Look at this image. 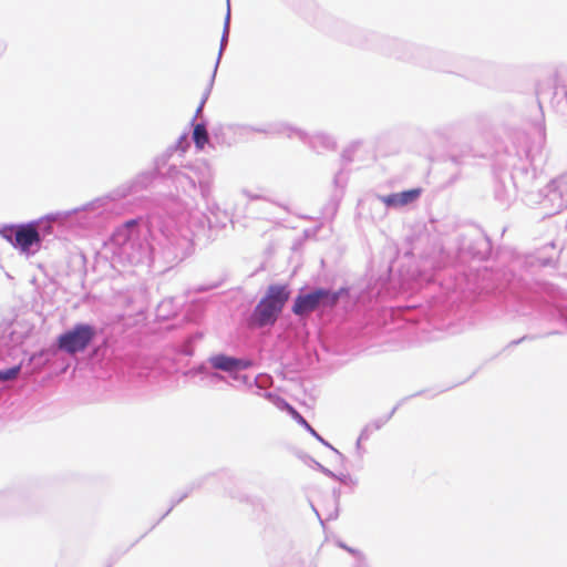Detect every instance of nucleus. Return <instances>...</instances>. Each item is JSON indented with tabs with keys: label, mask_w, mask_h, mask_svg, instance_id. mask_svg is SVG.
<instances>
[{
	"label": "nucleus",
	"mask_w": 567,
	"mask_h": 567,
	"mask_svg": "<svg viewBox=\"0 0 567 567\" xmlns=\"http://www.w3.org/2000/svg\"><path fill=\"white\" fill-rule=\"evenodd\" d=\"M399 408V404H396L391 411L390 413L384 416V417H381V419H378L375 421H373V424L375 425V429H381L392 416L393 414L395 413V411L398 410Z\"/></svg>",
	"instance_id": "27"
},
{
	"label": "nucleus",
	"mask_w": 567,
	"mask_h": 567,
	"mask_svg": "<svg viewBox=\"0 0 567 567\" xmlns=\"http://www.w3.org/2000/svg\"><path fill=\"white\" fill-rule=\"evenodd\" d=\"M355 559H357L355 567H369V565L365 560V557L362 553H361V557H355Z\"/></svg>",
	"instance_id": "38"
},
{
	"label": "nucleus",
	"mask_w": 567,
	"mask_h": 567,
	"mask_svg": "<svg viewBox=\"0 0 567 567\" xmlns=\"http://www.w3.org/2000/svg\"><path fill=\"white\" fill-rule=\"evenodd\" d=\"M192 173V177L197 185L199 195L207 199L212 193V186L214 182V172L209 164L206 162H196L187 166Z\"/></svg>",
	"instance_id": "12"
},
{
	"label": "nucleus",
	"mask_w": 567,
	"mask_h": 567,
	"mask_svg": "<svg viewBox=\"0 0 567 567\" xmlns=\"http://www.w3.org/2000/svg\"><path fill=\"white\" fill-rule=\"evenodd\" d=\"M162 174L159 171L158 162L153 171H147L138 174L133 181L123 184L115 188L111 194L104 197H99L82 206L84 213V220L81 223L84 227H100L112 214L115 208V202L128 195H136L140 192L147 189L156 179L157 175Z\"/></svg>",
	"instance_id": "3"
},
{
	"label": "nucleus",
	"mask_w": 567,
	"mask_h": 567,
	"mask_svg": "<svg viewBox=\"0 0 567 567\" xmlns=\"http://www.w3.org/2000/svg\"><path fill=\"white\" fill-rule=\"evenodd\" d=\"M193 125V135L192 138L194 141L195 146L198 150H203L205 145L208 143V131L206 121L202 120L198 123H192Z\"/></svg>",
	"instance_id": "17"
},
{
	"label": "nucleus",
	"mask_w": 567,
	"mask_h": 567,
	"mask_svg": "<svg viewBox=\"0 0 567 567\" xmlns=\"http://www.w3.org/2000/svg\"><path fill=\"white\" fill-rule=\"evenodd\" d=\"M186 146H188V142H187L186 137L181 136L179 140L176 142V144L169 148V152L178 150V148L184 152Z\"/></svg>",
	"instance_id": "35"
},
{
	"label": "nucleus",
	"mask_w": 567,
	"mask_h": 567,
	"mask_svg": "<svg viewBox=\"0 0 567 567\" xmlns=\"http://www.w3.org/2000/svg\"><path fill=\"white\" fill-rule=\"evenodd\" d=\"M284 132L287 133L288 137H297L302 143L307 144L309 148L318 154H322L324 152H334L338 147L337 138L327 132L318 131L312 134H308L307 132L291 127L288 125L284 126Z\"/></svg>",
	"instance_id": "10"
},
{
	"label": "nucleus",
	"mask_w": 567,
	"mask_h": 567,
	"mask_svg": "<svg viewBox=\"0 0 567 567\" xmlns=\"http://www.w3.org/2000/svg\"><path fill=\"white\" fill-rule=\"evenodd\" d=\"M338 514H334L333 516H330V519L337 518Z\"/></svg>",
	"instance_id": "43"
},
{
	"label": "nucleus",
	"mask_w": 567,
	"mask_h": 567,
	"mask_svg": "<svg viewBox=\"0 0 567 567\" xmlns=\"http://www.w3.org/2000/svg\"><path fill=\"white\" fill-rule=\"evenodd\" d=\"M208 380L209 384H217L218 382H227L225 375L219 373V371H212L208 373V377L206 378Z\"/></svg>",
	"instance_id": "26"
},
{
	"label": "nucleus",
	"mask_w": 567,
	"mask_h": 567,
	"mask_svg": "<svg viewBox=\"0 0 567 567\" xmlns=\"http://www.w3.org/2000/svg\"><path fill=\"white\" fill-rule=\"evenodd\" d=\"M212 368L209 367V363L204 362V363H200L197 368H195V373H198V374H203L205 378L208 377V373L212 372L210 370Z\"/></svg>",
	"instance_id": "31"
},
{
	"label": "nucleus",
	"mask_w": 567,
	"mask_h": 567,
	"mask_svg": "<svg viewBox=\"0 0 567 567\" xmlns=\"http://www.w3.org/2000/svg\"><path fill=\"white\" fill-rule=\"evenodd\" d=\"M370 424L372 425V431H373V432L379 430V429H375V425L373 424V422H372V423H370Z\"/></svg>",
	"instance_id": "42"
},
{
	"label": "nucleus",
	"mask_w": 567,
	"mask_h": 567,
	"mask_svg": "<svg viewBox=\"0 0 567 567\" xmlns=\"http://www.w3.org/2000/svg\"><path fill=\"white\" fill-rule=\"evenodd\" d=\"M202 338V334L199 333H196V334H193V336H189L186 340V343L184 346V349H183V352L187 355H192L193 354V350H192V344L194 342H196L197 340H199Z\"/></svg>",
	"instance_id": "25"
},
{
	"label": "nucleus",
	"mask_w": 567,
	"mask_h": 567,
	"mask_svg": "<svg viewBox=\"0 0 567 567\" xmlns=\"http://www.w3.org/2000/svg\"><path fill=\"white\" fill-rule=\"evenodd\" d=\"M421 195L420 188H411L400 193H392L389 195L379 196V199L386 207H402L416 200Z\"/></svg>",
	"instance_id": "14"
},
{
	"label": "nucleus",
	"mask_w": 567,
	"mask_h": 567,
	"mask_svg": "<svg viewBox=\"0 0 567 567\" xmlns=\"http://www.w3.org/2000/svg\"><path fill=\"white\" fill-rule=\"evenodd\" d=\"M207 363L213 370L228 373L231 379H239L235 375V357L226 353H216L207 359Z\"/></svg>",
	"instance_id": "15"
},
{
	"label": "nucleus",
	"mask_w": 567,
	"mask_h": 567,
	"mask_svg": "<svg viewBox=\"0 0 567 567\" xmlns=\"http://www.w3.org/2000/svg\"><path fill=\"white\" fill-rule=\"evenodd\" d=\"M289 297L290 291L286 285H270L250 315L251 324L257 328L274 326Z\"/></svg>",
	"instance_id": "6"
},
{
	"label": "nucleus",
	"mask_w": 567,
	"mask_h": 567,
	"mask_svg": "<svg viewBox=\"0 0 567 567\" xmlns=\"http://www.w3.org/2000/svg\"><path fill=\"white\" fill-rule=\"evenodd\" d=\"M214 82H215V73H212V76L209 79V82L207 84V87L205 89L203 95H202V100H200V103L196 110V113H195V116L193 117L192 120V123H197L196 122V118L202 114L203 112V109L205 106V103L207 102L209 95H210V92L213 90V86H214Z\"/></svg>",
	"instance_id": "20"
},
{
	"label": "nucleus",
	"mask_w": 567,
	"mask_h": 567,
	"mask_svg": "<svg viewBox=\"0 0 567 567\" xmlns=\"http://www.w3.org/2000/svg\"><path fill=\"white\" fill-rule=\"evenodd\" d=\"M461 249L477 260H486L492 254V241L484 233H477L465 240Z\"/></svg>",
	"instance_id": "13"
},
{
	"label": "nucleus",
	"mask_w": 567,
	"mask_h": 567,
	"mask_svg": "<svg viewBox=\"0 0 567 567\" xmlns=\"http://www.w3.org/2000/svg\"><path fill=\"white\" fill-rule=\"evenodd\" d=\"M333 496L338 499L339 496H340V489L339 488H334L333 489Z\"/></svg>",
	"instance_id": "40"
},
{
	"label": "nucleus",
	"mask_w": 567,
	"mask_h": 567,
	"mask_svg": "<svg viewBox=\"0 0 567 567\" xmlns=\"http://www.w3.org/2000/svg\"><path fill=\"white\" fill-rule=\"evenodd\" d=\"M254 365V361L247 358L235 357V375H239V372L247 370Z\"/></svg>",
	"instance_id": "23"
},
{
	"label": "nucleus",
	"mask_w": 567,
	"mask_h": 567,
	"mask_svg": "<svg viewBox=\"0 0 567 567\" xmlns=\"http://www.w3.org/2000/svg\"><path fill=\"white\" fill-rule=\"evenodd\" d=\"M22 370L21 364H16L7 369H0V383L14 381L18 379Z\"/></svg>",
	"instance_id": "19"
},
{
	"label": "nucleus",
	"mask_w": 567,
	"mask_h": 567,
	"mask_svg": "<svg viewBox=\"0 0 567 567\" xmlns=\"http://www.w3.org/2000/svg\"><path fill=\"white\" fill-rule=\"evenodd\" d=\"M229 30H230V3H229V0H227V12H226L225 21H224V28H223V33H221V38H220L219 51H218V55H217L216 63H215L214 71H213V73H215V74L217 73L218 65L220 63L223 53L228 43Z\"/></svg>",
	"instance_id": "16"
},
{
	"label": "nucleus",
	"mask_w": 567,
	"mask_h": 567,
	"mask_svg": "<svg viewBox=\"0 0 567 567\" xmlns=\"http://www.w3.org/2000/svg\"><path fill=\"white\" fill-rule=\"evenodd\" d=\"M528 339H533V338H532V337H529V336H524V337H522V338H519V339H516V340H513L512 342H509L508 347L517 346V344H519V343H522L523 341L528 340Z\"/></svg>",
	"instance_id": "39"
},
{
	"label": "nucleus",
	"mask_w": 567,
	"mask_h": 567,
	"mask_svg": "<svg viewBox=\"0 0 567 567\" xmlns=\"http://www.w3.org/2000/svg\"><path fill=\"white\" fill-rule=\"evenodd\" d=\"M363 145L362 140H354L350 142L341 153V162L347 165L353 162L357 151Z\"/></svg>",
	"instance_id": "18"
},
{
	"label": "nucleus",
	"mask_w": 567,
	"mask_h": 567,
	"mask_svg": "<svg viewBox=\"0 0 567 567\" xmlns=\"http://www.w3.org/2000/svg\"><path fill=\"white\" fill-rule=\"evenodd\" d=\"M559 332H560L559 330H549V331L545 332V336H549V334H554V333H559Z\"/></svg>",
	"instance_id": "41"
},
{
	"label": "nucleus",
	"mask_w": 567,
	"mask_h": 567,
	"mask_svg": "<svg viewBox=\"0 0 567 567\" xmlns=\"http://www.w3.org/2000/svg\"><path fill=\"white\" fill-rule=\"evenodd\" d=\"M349 293V288L341 287L338 290L329 288H313L309 291L301 290L295 298L291 311L302 318L317 310L333 309L342 296Z\"/></svg>",
	"instance_id": "7"
},
{
	"label": "nucleus",
	"mask_w": 567,
	"mask_h": 567,
	"mask_svg": "<svg viewBox=\"0 0 567 567\" xmlns=\"http://www.w3.org/2000/svg\"><path fill=\"white\" fill-rule=\"evenodd\" d=\"M373 433L372 431V425L371 424H367L361 433H360V440H369L370 435Z\"/></svg>",
	"instance_id": "36"
},
{
	"label": "nucleus",
	"mask_w": 567,
	"mask_h": 567,
	"mask_svg": "<svg viewBox=\"0 0 567 567\" xmlns=\"http://www.w3.org/2000/svg\"><path fill=\"white\" fill-rule=\"evenodd\" d=\"M338 514H334L333 516H330V519L337 518Z\"/></svg>",
	"instance_id": "44"
},
{
	"label": "nucleus",
	"mask_w": 567,
	"mask_h": 567,
	"mask_svg": "<svg viewBox=\"0 0 567 567\" xmlns=\"http://www.w3.org/2000/svg\"><path fill=\"white\" fill-rule=\"evenodd\" d=\"M342 40L351 45L379 50L384 54L401 60L412 58V45L396 38L384 37L360 28H351L343 35Z\"/></svg>",
	"instance_id": "4"
},
{
	"label": "nucleus",
	"mask_w": 567,
	"mask_h": 567,
	"mask_svg": "<svg viewBox=\"0 0 567 567\" xmlns=\"http://www.w3.org/2000/svg\"><path fill=\"white\" fill-rule=\"evenodd\" d=\"M515 311L522 316L535 313L540 320L558 322L567 328V306L561 300H538L533 293L524 292L518 297Z\"/></svg>",
	"instance_id": "8"
},
{
	"label": "nucleus",
	"mask_w": 567,
	"mask_h": 567,
	"mask_svg": "<svg viewBox=\"0 0 567 567\" xmlns=\"http://www.w3.org/2000/svg\"><path fill=\"white\" fill-rule=\"evenodd\" d=\"M243 194L244 196H246L249 200H259V199H262V200H269L270 199L264 195V194H259V193H252L251 190H248V189H244L243 190Z\"/></svg>",
	"instance_id": "30"
},
{
	"label": "nucleus",
	"mask_w": 567,
	"mask_h": 567,
	"mask_svg": "<svg viewBox=\"0 0 567 567\" xmlns=\"http://www.w3.org/2000/svg\"><path fill=\"white\" fill-rule=\"evenodd\" d=\"M72 216H75L80 226L84 220L82 207L68 212H56L48 214L39 219L19 225H7L0 230L1 236L8 240L21 254L27 256L34 255L40 250L43 240L53 233V223H65Z\"/></svg>",
	"instance_id": "2"
},
{
	"label": "nucleus",
	"mask_w": 567,
	"mask_h": 567,
	"mask_svg": "<svg viewBox=\"0 0 567 567\" xmlns=\"http://www.w3.org/2000/svg\"><path fill=\"white\" fill-rule=\"evenodd\" d=\"M97 333L99 330L94 324L78 322L58 337L56 344L60 350L74 355L84 352L95 340Z\"/></svg>",
	"instance_id": "9"
},
{
	"label": "nucleus",
	"mask_w": 567,
	"mask_h": 567,
	"mask_svg": "<svg viewBox=\"0 0 567 567\" xmlns=\"http://www.w3.org/2000/svg\"><path fill=\"white\" fill-rule=\"evenodd\" d=\"M362 441L363 440H360V436H359L357 440V443H355V450H357L359 457H362L365 452V450L362 447Z\"/></svg>",
	"instance_id": "37"
},
{
	"label": "nucleus",
	"mask_w": 567,
	"mask_h": 567,
	"mask_svg": "<svg viewBox=\"0 0 567 567\" xmlns=\"http://www.w3.org/2000/svg\"><path fill=\"white\" fill-rule=\"evenodd\" d=\"M236 381H240L243 382L244 384L248 385L249 388H251L252 385L257 386L258 389H261V385H259V377L255 378L252 381L250 380V378L248 375H240L239 374V379H235Z\"/></svg>",
	"instance_id": "28"
},
{
	"label": "nucleus",
	"mask_w": 567,
	"mask_h": 567,
	"mask_svg": "<svg viewBox=\"0 0 567 567\" xmlns=\"http://www.w3.org/2000/svg\"><path fill=\"white\" fill-rule=\"evenodd\" d=\"M106 567H112V561L106 565Z\"/></svg>",
	"instance_id": "47"
},
{
	"label": "nucleus",
	"mask_w": 567,
	"mask_h": 567,
	"mask_svg": "<svg viewBox=\"0 0 567 567\" xmlns=\"http://www.w3.org/2000/svg\"><path fill=\"white\" fill-rule=\"evenodd\" d=\"M338 546L344 550H347L348 553H350L354 558L355 557H361V551L355 549V548H352V547H349L347 544H344L343 542H338Z\"/></svg>",
	"instance_id": "34"
},
{
	"label": "nucleus",
	"mask_w": 567,
	"mask_h": 567,
	"mask_svg": "<svg viewBox=\"0 0 567 567\" xmlns=\"http://www.w3.org/2000/svg\"><path fill=\"white\" fill-rule=\"evenodd\" d=\"M264 396L267 398L271 402H279L282 404L292 419L300 424L308 433H310L317 441H319L322 445L331 449L339 457L340 460H344V455L340 453L337 449H334L328 441H326L311 425L310 423L292 406L290 405L286 400L281 399L280 396L271 393V392H265Z\"/></svg>",
	"instance_id": "11"
},
{
	"label": "nucleus",
	"mask_w": 567,
	"mask_h": 567,
	"mask_svg": "<svg viewBox=\"0 0 567 567\" xmlns=\"http://www.w3.org/2000/svg\"><path fill=\"white\" fill-rule=\"evenodd\" d=\"M140 219H130L117 227L111 241L117 248V254L130 264H140L147 252V245L141 239Z\"/></svg>",
	"instance_id": "5"
},
{
	"label": "nucleus",
	"mask_w": 567,
	"mask_h": 567,
	"mask_svg": "<svg viewBox=\"0 0 567 567\" xmlns=\"http://www.w3.org/2000/svg\"><path fill=\"white\" fill-rule=\"evenodd\" d=\"M109 339L104 338L103 341L94 347L91 352L92 359L104 360L107 357Z\"/></svg>",
	"instance_id": "21"
},
{
	"label": "nucleus",
	"mask_w": 567,
	"mask_h": 567,
	"mask_svg": "<svg viewBox=\"0 0 567 567\" xmlns=\"http://www.w3.org/2000/svg\"><path fill=\"white\" fill-rule=\"evenodd\" d=\"M338 514H334L333 516H330V519L337 518Z\"/></svg>",
	"instance_id": "45"
},
{
	"label": "nucleus",
	"mask_w": 567,
	"mask_h": 567,
	"mask_svg": "<svg viewBox=\"0 0 567 567\" xmlns=\"http://www.w3.org/2000/svg\"><path fill=\"white\" fill-rule=\"evenodd\" d=\"M194 489V486H190V487H187L186 491H184L183 493H181L178 496L174 497L171 499V506L168 507V509L162 515V518L166 517L172 511L173 508L179 504L182 501H184L190 493Z\"/></svg>",
	"instance_id": "22"
},
{
	"label": "nucleus",
	"mask_w": 567,
	"mask_h": 567,
	"mask_svg": "<svg viewBox=\"0 0 567 567\" xmlns=\"http://www.w3.org/2000/svg\"><path fill=\"white\" fill-rule=\"evenodd\" d=\"M313 464L316 466L317 470H319L322 474H324L326 476L332 478V477H337V474L333 473L332 471H330L329 468L324 467L322 464H320L319 462L317 461H313Z\"/></svg>",
	"instance_id": "33"
},
{
	"label": "nucleus",
	"mask_w": 567,
	"mask_h": 567,
	"mask_svg": "<svg viewBox=\"0 0 567 567\" xmlns=\"http://www.w3.org/2000/svg\"><path fill=\"white\" fill-rule=\"evenodd\" d=\"M443 252V245L440 241H435L431 251L425 252L426 257H432L434 255H441Z\"/></svg>",
	"instance_id": "32"
},
{
	"label": "nucleus",
	"mask_w": 567,
	"mask_h": 567,
	"mask_svg": "<svg viewBox=\"0 0 567 567\" xmlns=\"http://www.w3.org/2000/svg\"><path fill=\"white\" fill-rule=\"evenodd\" d=\"M175 186L177 194L172 195L168 200L176 206L172 218V226L161 227L162 239L159 240L161 254L166 264L175 265L190 255L193 239L188 229H182L178 224L186 220V215L195 205L199 190L192 177L187 166H169L163 174Z\"/></svg>",
	"instance_id": "1"
},
{
	"label": "nucleus",
	"mask_w": 567,
	"mask_h": 567,
	"mask_svg": "<svg viewBox=\"0 0 567 567\" xmlns=\"http://www.w3.org/2000/svg\"><path fill=\"white\" fill-rule=\"evenodd\" d=\"M347 183V176L343 172V169H340L333 177V184L336 187H344Z\"/></svg>",
	"instance_id": "29"
},
{
	"label": "nucleus",
	"mask_w": 567,
	"mask_h": 567,
	"mask_svg": "<svg viewBox=\"0 0 567 567\" xmlns=\"http://www.w3.org/2000/svg\"><path fill=\"white\" fill-rule=\"evenodd\" d=\"M336 481H339L344 486H349L350 488H353L357 486L358 481L352 477L350 474H337V477H332Z\"/></svg>",
	"instance_id": "24"
},
{
	"label": "nucleus",
	"mask_w": 567,
	"mask_h": 567,
	"mask_svg": "<svg viewBox=\"0 0 567 567\" xmlns=\"http://www.w3.org/2000/svg\"><path fill=\"white\" fill-rule=\"evenodd\" d=\"M163 518L161 517L157 522H155V525H158V523L162 520Z\"/></svg>",
	"instance_id": "46"
}]
</instances>
